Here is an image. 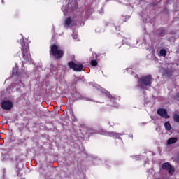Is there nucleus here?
Returning a JSON list of instances; mask_svg holds the SVG:
<instances>
[{"mask_svg": "<svg viewBox=\"0 0 179 179\" xmlns=\"http://www.w3.org/2000/svg\"><path fill=\"white\" fill-rule=\"evenodd\" d=\"M71 5H73L71 7V10L73 11H75L78 9V3L76 1H72L71 2Z\"/></svg>", "mask_w": 179, "mask_h": 179, "instance_id": "12", "label": "nucleus"}, {"mask_svg": "<svg viewBox=\"0 0 179 179\" xmlns=\"http://www.w3.org/2000/svg\"><path fill=\"white\" fill-rule=\"evenodd\" d=\"M21 45H22L21 51H22L23 59H24L25 62H31V57L30 56L29 44L22 42Z\"/></svg>", "mask_w": 179, "mask_h": 179, "instance_id": "3", "label": "nucleus"}, {"mask_svg": "<svg viewBox=\"0 0 179 179\" xmlns=\"http://www.w3.org/2000/svg\"><path fill=\"white\" fill-rule=\"evenodd\" d=\"M162 169L163 170H166V171L169 172V174L170 176H173L174 174V171H176V169H174V166H173L169 162H165V163L162 164Z\"/></svg>", "mask_w": 179, "mask_h": 179, "instance_id": "6", "label": "nucleus"}, {"mask_svg": "<svg viewBox=\"0 0 179 179\" xmlns=\"http://www.w3.org/2000/svg\"><path fill=\"white\" fill-rule=\"evenodd\" d=\"M158 115L162 117L163 118H170V116L167 115V110L166 109L159 108L157 110Z\"/></svg>", "mask_w": 179, "mask_h": 179, "instance_id": "9", "label": "nucleus"}, {"mask_svg": "<svg viewBox=\"0 0 179 179\" xmlns=\"http://www.w3.org/2000/svg\"><path fill=\"white\" fill-rule=\"evenodd\" d=\"M24 66L22 68V71L19 70L17 66H15V68L13 69V83H11L12 87H16L17 90L22 87L23 85L22 83V80H23V78L26 76V72L24 71Z\"/></svg>", "mask_w": 179, "mask_h": 179, "instance_id": "1", "label": "nucleus"}, {"mask_svg": "<svg viewBox=\"0 0 179 179\" xmlns=\"http://www.w3.org/2000/svg\"><path fill=\"white\" fill-rule=\"evenodd\" d=\"M68 65L70 69H73V71H76V72H81L83 70V64L81 63H75L71 61L69 62Z\"/></svg>", "mask_w": 179, "mask_h": 179, "instance_id": "5", "label": "nucleus"}, {"mask_svg": "<svg viewBox=\"0 0 179 179\" xmlns=\"http://www.w3.org/2000/svg\"><path fill=\"white\" fill-rule=\"evenodd\" d=\"M126 71L129 73V72L132 71V69H127Z\"/></svg>", "mask_w": 179, "mask_h": 179, "instance_id": "20", "label": "nucleus"}, {"mask_svg": "<svg viewBox=\"0 0 179 179\" xmlns=\"http://www.w3.org/2000/svg\"><path fill=\"white\" fill-rule=\"evenodd\" d=\"M178 141V138H177L176 137L170 138L167 141V144L168 145H173V144L177 143Z\"/></svg>", "mask_w": 179, "mask_h": 179, "instance_id": "11", "label": "nucleus"}, {"mask_svg": "<svg viewBox=\"0 0 179 179\" xmlns=\"http://www.w3.org/2000/svg\"><path fill=\"white\" fill-rule=\"evenodd\" d=\"M91 65H92V66H96L97 65V61H96V60H92V61H91Z\"/></svg>", "mask_w": 179, "mask_h": 179, "instance_id": "17", "label": "nucleus"}, {"mask_svg": "<svg viewBox=\"0 0 179 179\" xmlns=\"http://www.w3.org/2000/svg\"><path fill=\"white\" fill-rule=\"evenodd\" d=\"M138 86L141 89L150 87L152 86V76L148 75L140 78L138 80Z\"/></svg>", "mask_w": 179, "mask_h": 179, "instance_id": "2", "label": "nucleus"}, {"mask_svg": "<svg viewBox=\"0 0 179 179\" xmlns=\"http://www.w3.org/2000/svg\"><path fill=\"white\" fill-rule=\"evenodd\" d=\"M7 90H9V87H8V88H7Z\"/></svg>", "mask_w": 179, "mask_h": 179, "instance_id": "24", "label": "nucleus"}, {"mask_svg": "<svg viewBox=\"0 0 179 179\" xmlns=\"http://www.w3.org/2000/svg\"><path fill=\"white\" fill-rule=\"evenodd\" d=\"M166 54H167V51H166L165 49H161L159 50L160 57H166Z\"/></svg>", "mask_w": 179, "mask_h": 179, "instance_id": "13", "label": "nucleus"}, {"mask_svg": "<svg viewBox=\"0 0 179 179\" xmlns=\"http://www.w3.org/2000/svg\"><path fill=\"white\" fill-rule=\"evenodd\" d=\"M70 26H72V20H71V17H67L64 21V27H69Z\"/></svg>", "mask_w": 179, "mask_h": 179, "instance_id": "10", "label": "nucleus"}, {"mask_svg": "<svg viewBox=\"0 0 179 179\" xmlns=\"http://www.w3.org/2000/svg\"><path fill=\"white\" fill-rule=\"evenodd\" d=\"M177 160H179V154L177 156Z\"/></svg>", "mask_w": 179, "mask_h": 179, "instance_id": "21", "label": "nucleus"}, {"mask_svg": "<svg viewBox=\"0 0 179 179\" xmlns=\"http://www.w3.org/2000/svg\"><path fill=\"white\" fill-rule=\"evenodd\" d=\"M50 54L53 55V57L56 59H59V58H62V55H64V51L59 49L57 45L53 44L50 46Z\"/></svg>", "mask_w": 179, "mask_h": 179, "instance_id": "4", "label": "nucleus"}, {"mask_svg": "<svg viewBox=\"0 0 179 179\" xmlns=\"http://www.w3.org/2000/svg\"><path fill=\"white\" fill-rule=\"evenodd\" d=\"M134 159H136V160H139V157H141V155H134L133 156Z\"/></svg>", "mask_w": 179, "mask_h": 179, "instance_id": "18", "label": "nucleus"}, {"mask_svg": "<svg viewBox=\"0 0 179 179\" xmlns=\"http://www.w3.org/2000/svg\"><path fill=\"white\" fill-rule=\"evenodd\" d=\"M173 120L175 122H179V115L178 114H175L173 115Z\"/></svg>", "mask_w": 179, "mask_h": 179, "instance_id": "16", "label": "nucleus"}, {"mask_svg": "<svg viewBox=\"0 0 179 179\" xmlns=\"http://www.w3.org/2000/svg\"><path fill=\"white\" fill-rule=\"evenodd\" d=\"M1 3H3V0H1Z\"/></svg>", "mask_w": 179, "mask_h": 179, "instance_id": "22", "label": "nucleus"}, {"mask_svg": "<svg viewBox=\"0 0 179 179\" xmlns=\"http://www.w3.org/2000/svg\"><path fill=\"white\" fill-rule=\"evenodd\" d=\"M101 92H102V93H104L108 97L111 98V95L110 94V93L108 92H107V90H106L103 88H101Z\"/></svg>", "mask_w": 179, "mask_h": 179, "instance_id": "15", "label": "nucleus"}, {"mask_svg": "<svg viewBox=\"0 0 179 179\" xmlns=\"http://www.w3.org/2000/svg\"><path fill=\"white\" fill-rule=\"evenodd\" d=\"M73 38L74 40H78V35H77L76 34H73Z\"/></svg>", "mask_w": 179, "mask_h": 179, "instance_id": "19", "label": "nucleus"}, {"mask_svg": "<svg viewBox=\"0 0 179 179\" xmlns=\"http://www.w3.org/2000/svg\"><path fill=\"white\" fill-rule=\"evenodd\" d=\"M100 135H105L106 136H111L115 139H120V137L122 136V134H117L115 132H107L104 131V130H101L99 132Z\"/></svg>", "mask_w": 179, "mask_h": 179, "instance_id": "7", "label": "nucleus"}, {"mask_svg": "<svg viewBox=\"0 0 179 179\" xmlns=\"http://www.w3.org/2000/svg\"><path fill=\"white\" fill-rule=\"evenodd\" d=\"M64 15H65V11H64Z\"/></svg>", "mask_w": 179, "mask_h": 179, "instance_id": "23", "label": "nucleus"}, {"mask_svg": "<svg viewBox=\"0 0 179 179\" xmlns=\"http://www.w3.org/2000/svg\"><path fill=\"white\" fill-rule=\"evenodd\" d=\"M1 106L3 110L9 111V110H12V108L13 107V103H12L10 101L5 100L1 102Z\"/></svg>", "mask_w": 179, "mask_h": 179, "instance_id": "8", "label": "nucleus"}, {"mask_svg": "<svg viewBox=\"0 0 179 179\" xmlns=\"http://www.w3.org/2000/svg\"><path fill=\"white\" fill-rule=\"evenodd\" d=\"M164 127L166 131H170V129H171V125L170 124V122H165Z\"/></svg>", "mask_w": 179, "mask_h": 179, "instance_id": "14", "label": "nucleus"}]
</instances>
